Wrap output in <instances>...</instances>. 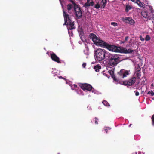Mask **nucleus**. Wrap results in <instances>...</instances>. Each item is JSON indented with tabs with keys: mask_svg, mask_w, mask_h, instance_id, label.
I'll return each instance as SVG.
<instances>
[{
	"mask_svg": "<svg viewBox=\"0 0 154 154\" xmlns=\"http://www.w3.org/2000/svg\"><path fill=\"white\" fill-rule=\"evenodd\" d=\"M89 37L91 39H92L94 43L97 45L104 47L113 52L122 53V48L108 44L100 39L93 33H91L89 35Z\"/></svg>",
	"mask_w": 154,
	"mask_h": 154,
	"instance_id": "nucleus-1",
	"label": "nucleus"
},
{
	"mask_svg": "<svg viewBox=\"0 0 154 154\" xmlns=\"http://www.w3.org/2000/svg\"><path fill=\"white\" fill-rule=\"evenodd\" d=\"M106 55L108 64L111 66H116L121 61L119 55L109 53H107Z\"/></svg>",
	"mask_w": 154,
	"mask_h": 154,
	"instance_id": "nucleus-2",
	"label": "nucleus"
},
{
	"mask_svg": "<svg viewBox=\"0 0 154 154\" xmlns=\"http://www.w3.org/2000/svg\"><path fill=\"white\" fill-rule=\"evenodd\" d=\"M106 51L104 49H97L95 51V60L100 62L105 59H107V53Z\"/></svg>",
	"mask_w": 154,
	"mask_h": 154,
	"instance_id": "nucleus-3",
	"label": "nucleus"
},
{
	"mask_svg": "<svg viewBox=\"0 0 154 154\" xmlns=\"http://www.w3.org/2000/svg\"><path fill=\"white\" fill-rule=\"evenodd\" d=\"M72 3L74 6V14L78 19H80L82 17V9L80 5H77L73 0H69Z\"/></svg>",
	"mask_w": 154,
	"mask_h": 154,
	"instance_id": "nucleus-4",
	"label": "nucleus"
},
{
	"mask_svg": "<svg viewBox=\"0 0 154 154\" xmlns=\"http://www.w3.org/2000/svg\"><path fill=\"white\" fill-rule=\"evenodd\" d=\"M136 78L135 77L133 76L128 80H126L123 81L122 82V84L127 87L132 85L136 82Z\"/></svg>",
	"mask_w": 154,
	"mask_h": 154,
	"instance_id": "nucleus-5",
	"label": "nucleus"
},
{
	"mask_svg": "<svg viewBox=\"0 0 154 154\" xmlns=\"http://www.w3.org/2000/svg\"><path fill=\"white\" fill-rule=\"evenodd\" d=\"M79 86L84 91L87 90L89 91H91L93 88L91 85L87 83L80 84Z\"/></svg>",
	"mask_w": 154,
	"mask_h": 154,
	"instance_id": "nucleus-6",
	"label": "nucleus"
},
{
	"mask_svg": "<svg viewBox=\"0 0 154 154\" xmlns=\"http://www.w3.org/2000/svg\"><path fill=\"white\" fill-rule=\"evenodd\" d=\"M130 72V70L121 69L118 72V75L121 78H123L128 75Z\"/></svg>",
	"mask_w": 154,
	"mask_h": 154,
	"instance_id": "nucleus-7",
	"label": "nucleus"
},
{
	"mask_svg": "<svg viewBox=\"0 0 154 154\" xmlns=\"http://www.w3.org/2000/svg\"><path fill=\"white\" fill-rule=\"evenodd\" d=\"M63 15L65 21L64 24H68L69 22L72 21V20L71 16L69 15L65 11H63Z\"/></svg>",
	"mask_w": 154,
	"mask_h": 154,
	"instance_id": "nucleus-8",
	"label": "nucleus"
},
{
	"mask_svg": "<svg viewBox=\"0 0 154 154\" xmlns=\"http://www.w3.org/2000/svg\"><path fill=\"white\" fill-rule=\"evenodd\" d=\"M74 21H72L68 23V24H65L63 25H66L68 31V33H69L70 30H72L76 28L75 26L74 23Z\"/></svg>",
	"mask_w": 154,
	"mask_h": 154,
	"instance_id": "nucleus-9",
	"label": "nucleus"
},
{
	"mask_svg": "<svg viewBox=\"0 0 154 154\" xmlns=\"http://www.w3.org/2000/svg\"><path fill=\"white\" fill-rule=\"evenodd\" d=\"M141 14L143 17L146 18L147 19L150 20L152 18L151 17V14H148L147 11L145 10L142 11Z\"/></svg>",
	"mask_w": 154,
	"mask_h": 154,
	"instance_id": "nucleus-10",
	"label": "nucleus"
},
{
	"mask_svg": "<svg viewBox=\"0 0 154 154\" xmlns=\"http://www.w3.org/2000/svg\"><path fill=\"white\" fill-rule=\"evenodd\" d=\"M108 72L112 77L114 80L116 81H118V79L116 78V76L114 75V72L112 70H109L108 71Z\"/></svg>",
	"mask_w": 154,
	"mask_h": 154,
	"instance_id": "nucleus-11",
	"label": "nucleus"
},
{
	"mask_svg": "<svg viewBox=\"0 0 154 154\" xmlns=\"http://www.w3.org/2000/svg\"><path fill=\"white\" fill-rule=\"evenodd\" d=\"M107 3V0H102L101 2V8H103L106 6V4Z\"/></svg>",
	"mask_w": 154,
	"mask_h": 154,
	"instance_id": "nucleus-12",
	"label": "nucleus"
},
{
	"mask_svg": "<svg viewBox=\"0 0 154 154\" xmlns=\"http://www.w3.org/2000/svg\"><path fill=\"white\" fill-rule=\"evenodd\" d=\"M122 53H131L133 52V51L131 49H128L127 50L125 48H122Z\"/></svg>",
	"mask_w": 154,
	"mask_h": 154,
	"instance_id": "nucleus-13",
	"label": "nucleus"
},
{
	"mask_svg": "<svg viewBox=\"0 0 154 154\" xmlns=\"http://www.w3.org/2000/svg\"><path fill=\"white\" fill-rule=\"evenodd\" d=\"M101 69V67L99 64H97L94 66V69L95 70V71L98 72L99 71L100 69Z\"/></svg>",
	"mask_w": 154,
	"mask_h": 154,
	"instance_id": "nucleus-14",
	"label": "nucleus"
},
{
	"mask_svg": "<svg viewBox=\"0 0 154 154\" xmlns=\"http://www.w3.org/2000/svg\"><path fill=\"white\" fill-rule=\"evenodd\" d=\"M140 69L137 70L135 72L136 77L137 79H139L141 76V72L140 71Z\"/></svg>",
	"mask_w": 154,
	"mask_h": 154,
	"instance_id": "nucleus-15",
	"label": "nucleus"
},
{
	"mask_svg": "<svg viewBox=\"0 0 154 154\" xmlns=\"http://www.w3.org/2000/svg\"><path fill=\"white\" fill-rule=\"evenodd\" d=\"M74 9V6L72 3H69L67 5V9L68 11Z\"/></svg>",
	"mask_w": 154,
	"mask_h": 154,
	"instance_id": "nucleus-16",
	"label": "nucleus"
},
{
	"mask_svg": "<svg viewBox=\"0 0 154 154\" xmlns=\"http://www.w3.org/2000/svg\"><path fill=\"white\" fill-rule=\"evenodd\" d=\"M131 19V17H125L123 18L122 20L123 21L128 23Z\"/></svg>",
	"mask_w": 154,
	"mask_h": 154,
	"instance_id": "nucleus-17",
	"label": "nucleus"
},
{
	"mask_svg": "<svg viewBox=\"0 0 154 154\" xmlns=\"http://www.w3.org/2000/svg\"><path fill=\"white\" fill-rule=\"evenodd\" d=\"M132 9V7L130 5H126V8L125 11L126 12H127L128 11Z\"/></svg>",
	"mask_w": 154,
	"mask_h": 154,
	"instance_id": "nucleus-18",
	"label": "nucleus"
},
{
	"mask_svg": "<svg viewBox=\"0 0 154 154\" xmlns=\"http://www.w3.org/2000/svg\"><path fill=\"white\" fill-rule=\"evenodd\" d=\"M90 0H87V2L85 4L84 6L85 7H89L90 6Z\"/></svg>",
	"mask_w": 154,
	"mask_h": 154,
	"instance_id": "nucleus-19",
	"label": "nucleus"
},
{
	"mask_svg": "<svg viewBox=\"0 0 154 154\" xmlns=\"http://www.w3.org/2000/svg\"><path fill=\"white\" fill-rule=\"evenodd\" d=\"M102 103L106 106L109 107L110 105L109 104L108 102L105 100H104L102 102Z\"/></svg>",
	"mask_w": 154,
	"mask_h": 154,
	"instance_id": "nucleus-20",
	"label": "nucleus"
},
{
	"mask_svg": "<svg viewBox=\"0 0 154 154\" xmlns=\"http://www.w3.org/2000/svg\"><path fill=\"white\" fill-rule=\"evenodd\" d=\"M136 3H137L139 6L141 7H143V5L142 4L140 0H138L136 2Z\"/></svg>",
	"mask_w": 154,
	"mask_h": 154,
	"instance_id": "nucleus-21",
	"label": "nucleus"
},
{
	"mask_svg": "<svg viewBox=\"0 0 154 154\" xmlns=\"http://www.w3.org/2000/svg\"><path fill=\"white\" fill-rule=\"evenodd\" d=\"M100 5L99 3H97L94 6V8L97 9L100 7Z\"/></svg>",
	"mask_w": 154,
	"mask_h": 154,
	"instance_id": "nucleus-22",
	"label": "nucleus"
},
{
	"mask_svg": "<svg viewBox=\"0 0 154 154\" xmlns=\"http://www.w3.org/2000/svg\"><path fill=\"white\" fill-rule=\"evenodd\" d=\"M128 23L130 24L131 25H134V20L131 18Z\"/></svg>",
	"mask_w": 154,
	"mask_h": 154,
	"instance_id": "nucleus-23",
	"label": "nucleus"
},
{
	"mask_svg": "<svg viewBox=\"0 0 154 154\" xmlns=\"http://www.w3.org/2000/svg\"><path fill=\"white\" fill-rule=\"evenodd\" d=\"M147 94H151V96H153L154 95V92L152 90L148 91V92Z\"/></svg>",
	"mask_w": 154,
	"mask_h": 154,
	"instance_id": "nucleus-24",
	"label": "nucleus"
},
{
	"mask_svg": "<svg viewBox=\"0 0 154 154\" xmlns=\"http://www.w3.org/2000/svg\"><path fill=\"white\" fill-rule=\"evenodd\" d=\"M145 39L146 41H148L150 39V37L149 35H147L145 38Z\"/></svg>",
	"mask_w": 154,
	"mask_h": 154,
	"instance_id": "nucleus-25",
	"label": "nucleus"
},
{
	"mask_svg": "<svg viewBox=\"0 0 154 154\" xmlns=\"http://www.w3.org/2000/svg\"><path fill=\"white\" fill-rule=\"evenodd\" d=\"M111 24L112 25H113L115 27L118 26V24L116 22H112L111 23Z\"/></svg>",
	"mask_w": 154,
	"mask_h": 154,
	"instance_id": "nucleus-26",
	"label": "nucleus"
},
{
	"mask_svg": "<svg viewBox=\"0 0 154 154\" xmlns=\"http://www.w3.org/2000/svg\"><path fill=\"white\" fill-rule=\"evenodd\" d=\"M95 123L96 124H98V119L97 117H95Z\"/></svg>",
	"mask_w": 154,
	"mask_h": 154,
	"instance_id": "nucleus-27",
	"label": "nucleus"
},
{
	"mask_svg": "<svg viewBox=\"0 0 154 154\" xmlns=\"http://www.w3.org/2000/svg\"><path fill=\"white\" fill-rule=\"evenodd\" d=\"M152 124L154 126V114L152 115Z\"/></svg>",
	"mask_w": 154,
	"mask_h": 154,
	"instance_id": "nucleus-28",
	"label": "nucleus"
},
{
	"mask_svg": "<svg viewBox=\"0 0 154 154\" xmlns=\"http://www.w3.org/2000/svg\"><path fill=\"white\" fill-rule=\"evenodd\" d=\"M134 93H135V94L136 96H138L139 95V92L138 91H134Z\"/></svg>",
	"mask_w": 154,
	"mask_h": 154,
	"instance_id": "nucleus-29",
	"label": "nucleus"
},
{
	"mask_svg": "<svg viewBox=\"0 0 154 154\" xmlns=\"http://www.w3.org/2000/svg\"><path fill=\"white\" fill-rule=\"evenodd\" d=\"M90 6L91 5V6H92L94 5V3L93 1H92L91 2H90Z\"/></svg>",
	"mask_w": 154,
	"mask_h": 154,
	"instance_id": "nucleus-30",
	"label": "nucleus"
},
{
	"mask_svg": "<svg viewBox=\"0 0 154 154\" xmlns=\"http://www.w3.org/2000/svg\"><path fill=\"white\" fill-rule=\"evenodd\" d=\"M140 39L142 41H143L144 40H145L141 36H140Z\"/></svg>",
	"mask_w": 154,
	"mask_h": 154,
	"instance_id": "nucleus-31",
	"label": "nucleus"
},
{
	"mask_svg": "<svg viewBox=\"0 0 154 154\" xmlns=\"http://www.w3.org/2000/svg\"><path fill=\"white\" fill-rule=\"evenodd\" d=\"M86 66V63H83L82 64V66L83 67L85 68Z\"/></svg>",
	"mask_w": 154,
	"mask_h": 154,
	"instance_id": "nucleus-32",
	"label": "nucleus"
},
{
	"mask_svg": "<svg viewBox=\"0 0 154 154\" xmlns=\"http://www.w3.org/2000/svg\"><path fill=\"white\" fill-rule=\"evenodd\" d=\"M128 39V36H126L125 37V41H127Z\"/></svg>",
	"mask_w": 154,
	"mask_h": 154,
	"instance_id": "nucleus-33",
	"label": "nucleus"
},
{
	"mask_svg": "<svg viewBox=\"0 0 154 154\" xmlns=\"http://www.w3.org/2000/svg\"><path fill=\"white\" fill-rule=\"evenodd\" d=\"M74 87V88H77V85L76 84H74L73 85Z\"/></svg>",
	"mask_w": 154,
	"mask_h": 154,
	"instance_id": "nucleus-34",
	"label": "nucleus"
},
{
	"mask_svg": "<svg viewBox=\"0 0 154 154\" xmlns=\"http://www.w3.org/2000/svg\"><path fill=\"white\" fill-rule=\"evenodd\" d=\"M152 18L154 21H152V23H154V14H153L152 15Z\"/></svg>",
	"mask_w": 154,
	"mask_h": 154,
	"instance_id": "nucleus-35",
	"label": "nucleus"
},
{
	"mask_svg": "<svg viewBox=\"0 0 154 154\" xmlns=\"http://www.w3.org/2000/svg\"><path fill=\"white\" fill-rule=\"evenodd\" d=\"M137 0H131V1H132L134 2H135L136 3L137 2Z\"/></svg>",
	"mask_w": 154,
	"mask_h": 154,
	"instance_id": "nucleus-36",
	"label": "nucleus"
},
{
	"mask_svg": "<svg viewBox=\"0 0 154 154\" xmlns=\"http://www.w3.org/2000/svg\"><path fill=\"white\" fill-rule=\"evenodd\" d=\"M58 78H62V79H63L65 80H66V79L65 78H63V77H62V76H61L58 77Z\"/></svg>",
	"mask_w": 154,
	"mask_h": 154,
	"instance_id": "nucleus-37",
	"label": "nucleus"
},
{
	"mask_svg": "<svg viewBox=\"0 0 154 154\" xmlns=\"http://www.w3.org/2000/svg\"><path fill=\"white\" fill-rule=\"evenodd\" d=\"M152 6H151L150 7V8H151V12H152Z\"/></svg>",
	"mask_w": 154,
	"mask_h": 154,
	"instance_id": "nucleus-38",
	"label": "nucleus"
},
{
	"mask_svg": "<svg viewBox=\"0 0 154 154\" xmlns=\"http://www.w3.org/2000/svg\"><path fill=\"white\" fill-rule=\"evenodd\" d=\"M59 1L60 2V3L61 5H62V1H61V0H59Z\"/></svg>",
	"mask_w": 154,
	"mask_h": 154,
	"instance_id": "nucleus-39",
	"label": "nucleus"
},
{
	"mask_svg": "<svg viewBox=\"0 0 154 154\" xmlns=\"http://www.w3.org/2000/svg\"><path fill=\"white\" fill-rule=\"evenodd\" d=\"M105 131H106V132L107 133V131H108L107 129H105Z\"/></svg>",
	"mask_w": 154,
	"mask_h": 154,
	"instance_id": "nucleus-40",
	"label": "nucleus"
},
{
	"mask_svg": "<svg viewBox=\"0 0 154 154\" xmlns=\"http://www.w3.org/2000/svg\"><path fill=\"white\" fill-rule=\"evenodd\" d=\"M124 42H125L124 41H122L121 42V43H124Z\"/></svg>",
	"mask_w": 154,
	"mask_h": 154,
	"instance_id": "nucleus-41",
	"label": "nucleus"
},
{
	"mask_svg": "<svg viewBox=\"0 0 154 154\" xmlns=\"http://www.w3.org/2000/svg\"><path fill=\"white\" fill-rule=\"evenodd\" d=\"M151 85L152 87L153 86V84H152Z\"/></svg>",
	"mask_w": 154,
	"mask_h": 154,
	"instance_id": "nucleus-42",
	"label": "nucleus"
},
{
	"mask_svg": "<svg viewBox=\"0 0 154 154\" xmlns=\"http://www.w3.org/2000/svg\"><path fill=\"white\" fill-rule=\"evenodd\" d=\"M58 63H60V61H59V58H58Z\"/></svg>",
	"mask_w": 154,
	"mask_h": 154,
	"instance_id": "nucleus-43",
	"label": "nucleus"
}]
</instances>
